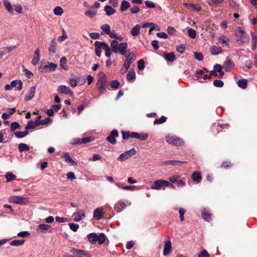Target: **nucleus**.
<instances>
[{
    "instance_id": "49",
    "label": "nucleus",
    "mask_w": 257,
    "mask_h": 257,
    "mask_svg": "<svg viewBox=\"0 0 257 257\" xmlns=\"http://www.w3.org/2000/svg\"><path fill=\"white\" fill-rule=\"evenodd\" d=\"M166 121V117L164 116H162L161 118L157 119L154 120V124H159L165 122Z\"/></svg>"
},
{
    "instance_id": "48",
    "label": "nucleus",
    "mask_w": 257,
    "mask_h": 257,
    "mask_svg": "<svg viewBox=\"0 0 257 257\" xmlns=\"http://www.w3.org/2000/svg\"><path fill=\"white\" fill-rule=\"evenodd\" d=\"M188 35L191 38L195 39L196 38V31L195 30H194V29H193L192 28L188 29Z\"/></svg>"
},
{
    "instance_id": "7",
    "label": "nucleus",
    "mask_w": 257,
    "mask_h": 257,
    "mask_svg": "<svg viewBox=\"0 0 257 257\" xmlns=\"http://www.w3.org/2000/svg\"><path fill=\"white\" fill-rule=\"evenodd\" d=\"M210 74L214 76H218L219 78H222L224 75V72L222 70L221 65L215 64L214 66L213 70L210 71Z\"/></svg>"
},
{
    "instance_id": "55",
    "label": "nucleus",
    "mask_w": 257,
    "mask_h": 257,
    "mask_svg": "<svg viewBox=\"0 0 257 257\" xmlns=\"http://www.w3.org/2000/svg\"><path fill=\"white\" fill-rule=\"evenodd\" d=\"M96 12L92 11H87L85 12V15L90 18H93L96 15Z\"/></svg>"
},
{
    "instance_id": "30",
    "label": "nucleus",
    "mask_w": 257,
    "mask_h": 257,
    "mask_svg": "<svg viewBox=\"0 0 257 257\" xmlns=\"http://www.w3.org/2000/svg\"><path fill=\"white\" fill-rule=\"evenodd\" d=\"M104 10L105 11L106 14L107 16L113 15L116 11L114 8H112L111 6H106L104 7Z\"/></svg>"
},
{
    "instance_id": "39",
    "label": "nucleus",
    "mask_w": 257,
    "mask_h": 257,
    "mask_svg": "<svg viewBox=\"0 0 257 257\" xmlns=\"http://www.w3.org/2000/svg\"><path fill=\"white\" fill-rule=\"evenodd\" d=\"M4 5L7 10L11 13L13 12V9L10 2L8 0H4Z\"/></svg>"
},
{
    "instance_id": "8",
    "label": "nucleus",
    "mask_w": 257,
    "mask_h": 257,
    "mask_svg": "<svg viewBox=\"0 0 257 257\" xmlns=\"http://www.w3.org/2000/svg\"><path fill=\"white\" fill-rule=\"evenodd\" d=\"M136 154V150L134 148H133L128 151L125 152L124 153L121 154L119 156L117 160L120 162H123L130 158L131 156L135 155Z\"/></svg>"
},
{
    "instance_id": "59",
    "label": "nucleus",
    "mask_w": 257,
    "mask_h": 257,
    "mask_svg": "<svg viewBox=\"0 0 257 257\" xmlns=\"http://www.w3.org/2000/svg\"><path fill=\"white\" fill-rule=\"evenodd\" d=\"M194 57L198 61H201L203 59V56L201 53L195 52Z\"/></svg>"
},
{
    "instance_id": "43",
    "label": "nucleus",
    "mask_w": 257,
    "mask_h": 257,
    "mask_svg": "<svg viewBox=\"0 0 257 257\" xmlns=\"http://www.w3.org/2000/svg\"><path fill=\"white\" fill-rule=\"evenodd\" d=\"M67 59L65 57H62L60 60V66L61 67L64 69V70H67V67L65 65V64L66 63Z\"/></svg>"
},
{
    "instance_id": "6",
    "label": "nucleus",
    "mask_w": 257,
    "mask_h": 257,
    "mask_svg": "<svg viewBox=\"0 0 257 257\" xmlns=\"http://www.w3.org/2000/svg\"><path fill=\"white\" fill-rule=\"evenodd\" d=\"M57 67V65L52 62L48 63L47 64H42L39 68V70L41 72H48L54 71Z\"/></svg>"
},
{
    "instance_id": "58",
    "label": "nucleus",
    "mask_w": 257,
    "mask_h": 257,
    "mask_svg": "<svg viewBox=\"0 0 257 257\" xmlns=\"http://www.w3.org/2000/svg\"><path fill=\"white\" fill-rule=\"evenodd\" d=\"M145 62L142 59L140 60L138 62V69L140 70H142L145 68Z\"/></svg>"
},
{
    "instance_id": "37",
    "label": "nucleus",
    "mask_w": 257,
    "mask_h": 257,
    "mask_svg": "<svg viewBox=\"0 0 257 257\" xmlns=\"http://www.w3.org/2000/svg\"><path fill=\"white\" fill-rule=\"evenodd\" d=\"M18 148L20 152L28 151L30 150L29 146L23 143L20 144L19 145Z\"/></svg>"
},
{
    "instance_id": "25",
    "label": "nucleus",
    "mask_w": 257,
    "mask_h": 257,
    "mask_svg": "<svg viewBox=\"0 0 257 257\" xmlns=\"http://www.w3.org/2000/svg\"><path fill=\"white\" fill-rule=\"evenodd\" d=\"M140 29L141 27L139 25H136L135 27H134L131 31V34L133 36H137L140 33Z\"/></svg>"
},
{
    "instance_id": "53",
    "label": "nucleus",
    "mask_w": 257,
    "mask_h": 257,
    "mask_svg": "<svg viewBox=\"0 0 257 257\" xmlns=\"http://www.w3.org/2000/svg\"><path fill=\"white\" fill-rule=\"evenodd\" d=\"M198 257H210V255L206 249H203L198 254Z\"/></svg>"
},
{
    "instance_id": "52",
    "label": "nucleus",
    "mask_w": 257,
    "mask_h": 257,
    "mask_svg": "<svg viewBox=\"0 0 257 257\" xmlns=\"http://www.w3.org/2000/svg\"><path fill=\"white\" fill-rule=\"evenodd\" d=\"M119 85V82L116 80L111 81L110 84V87L113 89L117 88L118 87Z\"/></svg>"
},
{
    "instance_id": "10",
    "label": "nucleus",
    "mask_w": 257,
    "mask_h": 257,
    "mask_svg": "<svg viewBox=\"0 0 257 257\" xmlns=\"http://www.w3.org/2000/svg\"><path fill=\"white\" fill-rule=\"evenodd\" d=\"M71 252L74 255L79 257H91V255L89 252L77 248H72Z\"/></svg>"
},
{
    "instance_id": "40",
    "label": "nucleus",
    "mask_w": 257,
    "mask_h": 257,
    "mask_svg": "<svg viewBox=\"0 0 257 257\" xmlns=\"http://www.w3.org/2000/svg\"><path fill=\"white\" fill-rule=\"evenodd\" d=\"M80 80V77H78L76 79L71 78L69 80V84L72 87H76L78 85V83L79 82V80Z\"/></svg>"
},
{
    "instance_id": "26",
    "label": "nucleus",
    "mask_w": 257,
    "mask_h": 257,
    "mask_svg": "<svg viewBox=\"0 0 257 257\" xmlns=\"http://www.w3.org/2000/svg\"><path fill=\"white\" fill-rule=\"evenodd\" d=\"M164 58L168 61L172 62L175 59V56L173 52L164 53Z\"/></svg>"
},
{
    "instance_id": "38",
    "label": "nucleus",
    "mask_w": 257,
    "mask_h": 257,
    "mask_svg": "<svg viewBox=\"0 0 257 257\" xmlns=\"http://www.w3.org/2000/svg\"><path fill=\"white\" fill-rule=\"evenodd\" d=\"M182 163L183 162L177 160H169L165 161L163 164L165 165H177Z\"/></svg>"
},
{
    "instance_id": "61",
    "label": "nucleus",
    "mask_w": 257,
    "mask_h": 257,
    "mask_svg": "<svg viewBox=\"0 0 257 257\" xmlns=\"http://www.w3.org/2000/svg\"><path fill=\"white\" fill-rule=\"evenodd\" d=\"M23 68L24 71L25 72L26 76L29 78H31L33 75V73L31 71L27 70L24 66H23Z\"/></svg>"
},
{
    "instance_id": "62",
    "label": "nucleus",
    "mask_w": 257,
    "mask_h": 257,
    "mask_svg": "<svg viewBox=\"0 0 257 257\" xmlns=\"http://www.w3.org/2000/svg\"><path fill=\"white\" fill-rule=\"evenodd\" d=\"M30 235V233L28 231H21L18 233V236L21 237H26Z\"/></svg>"
},
{
    "instance_id": "15",
    "label": "nucleus",
    "mask_w": 257,
    "mask_h": 257,
    "mask_svg": "<svg viewBox=\"0 0 257 257\" xmlns=\"http://www.w3.org/2000/svg\"><path fill=\"white\" fill-rule=\"evenodd\" d=\"M36 86H32L30 88L25 98L26 101H28L33 98L36 92Z\"/></svg>"
},
{
    "instance_id": "3",
    "label": "nucleus",
    "mask_w": 257,
    "mask_h": 257,
    "mask_svg": "<svg viewBox=\"0 0 257 257\" xmlns=\"http://www.w3.org/2000/svg\"><path fill=\"white\" fill-rule=\"evenodd\" d=\"M9 200L11 203L19 204H27L29 202L28 198L19 196H11Z\"/></svg>"
},
{
    "instance_id": "35",
    "label": "nucleus",
    "mask_w": 257,
    "mask_h": 257,
    "mask_svg": "<svg viewBox=\"0 0 257 257\" xmlns=\"http://www.w3.org/2000/svg\"><path fill=\"white\" fill-rule=\"evenodd\" d=\"M106 238V236L104 233H100L99 235H97V241L98 242L99 244H101L104 242Z\"/></svg>"
},
{
    "instance_id": "46",
    "label": "nucleus",
    "mask_w": 257,
    "mask_h": 257,
    "mask_svg": "<svg viewBox=\"0 0 257 257\" xmlns=\"http://www.w3.org/2000/svg\"><path fill=\"white\" fill-rule=\"evenodd\" d=\"M49 52L51 53H54L56 52L55 42L52 40L50 44Z\"/></svg>"
},
{
    "instance_id": "23",
    "label": "nucleus",
    "mask_w": 257,
    "mask_h": 257,
    "mask_svg": "<svg viewBox=\"0 0 257 257\" xmlns=\"http://www.w3.org/2000/svg\"><path fill=\"white\" fill-rule=\"evenodd\" d=\"M40 54L39 49H37L34 53V57L32 61V63L33 65H36L38 64L40 61Z\"/></svg>"
},
{
    "instance_id": "63",
    "label": "nucleus",
    "mask_w": 257,
    "mask_h": 257,
    "mask_svg": "<svg viewBox=\"0 0 257 257\" xmlns=\"http://www.w3.org/2000/svg\"><path fill=\"white\" fill-rule=\"evenodd\" d=\"M19 124L16 122L12 123L11 131L12 132H14L16 129H17L19 127Z\"/></svg>"
},
{
    "instance_id": "51",
    "label": "nucleus",
    "mask_w": 257,
    "mask_h": 257,
    "mask_svg": "<svg viewBox=\"0 0 257 257\" xmlns=\"http://www.w3.org/2000/svg\"><path fill=\"white\" fill-rule=\"evenodd\" d=\"M213 85L215 87H221L223 86L224 83L222 80H215L213 82Z\"/></svg>"
},
{
    "instance_id": "57",
    "label": "nucleus",
    "mask_w": 257,
    "mask_h": 257,
    "mask_svg": "<svg viewBox=\"0 0 257 257\" xmlns=\"http://www.w3.org/2000/svg\"><path fill=\"white\" fill-rule=\"evenodd\" d=\"M185 46L184 45H180L176 47V50L180 53H183L185 50Z\"/></svg>"
},
{
    "instance_id": "5",
    "label": "nucleus",
    "mask_w": 257,
    "mask_h": 257,
    "mask_svg": "<svg viewBox=\"0 0 257 257\" xmlns=\"http://www.w3.org/2000/svg\"><path fill=\"white\" fill-rule=\"evenodd\" d=\"M106 78L105 75L99 77L96 83V87L100 93H104L106 89Z\"/></svg>"
},
{
    "instance_id": "16",
    "label": "nucleus",
    "mask_w": 257,
    "mask_h": 257,
    "mask_svg": "<svg viewBox=\"0 0 257 257\" xmlns=\"http://www.w3.org/2000/svg\"><path fill=\"white\" fill-rule=\"evenodd\" d=\"M93 217L96 220H100L103 217V209L102 208H96L93 214Z\"/></svg>"
},
{
    "instance_id": "34",
    "label": "nucleus",
    "mask_w": 257,
    "mask_h": 257,
    "mask_svg": "<svg viewBox=\"0 0 257 257\" xmlns=\"http://www.w3.org/2000/svg\"><path fill=\"white\" fill-rule=\"evenodd\" d=\"M240 33L241 34V41L242 42V44H247L248 43L249 41V38L248 37H246V34L243 31H240Z\"/></svg>"
},
{
    "instance_id": "11",
    "label": "nucleus",
    "mask_w": 257,
    "mask_h": 257,
    "mask_svg": "<svg viewBox=\"0 0 257 257\" xmlns=\"http://www.w3.org/2000/svg\"><path fill=\"white\" fill-rule=\"evenodd\" d=\"M118 136V133L116 130H113L110 134L106 138V140L111 144L116 143L115 138Z\"/></svg>"
},
{
    "instance_id": "13",
    "label": "nucleus",
    "mask_w": 257,
    "mask_h": 257,
    "mask_svg": "<svg viewBox=\"0 0 257 257\" xmlns=\"http://www.w3.org/2000/svg\"><path fill=\"white\" fill-rule=\"evenodd\" d=\"M74 216V220L76 222H79L85 217L84 211L83 210H79L76 213L73 214Z\"/></svg>"
},
{
    "instance_id": "32",
    "label": "nucleus",
    "mask_w": 257,
    "mask_h": 257,
    "mask_svg": "<svg viewBox=\"0 0 257 257\" xmlns=\"http://www.w3.org/2000/svg\"><path fill=\"white\" fill-rule=\"evenodd\" d=\"M6 178L7 181L9 182L11 181L15 180L16 179V176L12 172H8L6 174Z\"/></svg>"
},
{
    "instance_id": "42",
    "label": "nucleus",
    "mask_w": 257,
    "mask_h": 257,
    "mask_svg": "<svg viewBox=\"0 0 257 257\" xmlns=\"http://www.w3.org/2000/svg\"><path fill=\"white\" fill-rule=\"evenodd\" d=\"M131 203L128 201H126V204H125L124 202L122 201H118L116 204V206H117V207L118 208V206H120L121 208L119 209V210H117L118 211H120V210L124 208L125 206H126L127 205H130Z\"/></svg>"
},
{
    "instance_id": "41",
    "label": "nucleus",
    "mask_w": 257,
    "mask_h": 257,
    "mask_svg": "<svg viewBox=\"0 0 257 257\" xmlns=\"http://www.w3.org/2000/svg\"><path fill=\"white\" fill-rule=\"evenodd\" d=\"M54 14L56 15V16H61L63 12H64V11L63 10V9L60 7H56L54 9Z\"/></svg>"
},
{
    "instance_id": "2",
    "label": "nucleus",
    "mask_w": 257,
    "mask_h": 257,
    "mask_svg": "<svg viewBox=\"0 0 257 257\" xmlns=\"http://www.w3.org/2000/svg\"><path fill=\"white\" fill-rule=\"evenodd\" d=\"M166 141L168 144L176 146H182L184 144L183 141L181 140L179 138L173 136H166Z\"/></svg>"
},
{
    "instance_id": "29",
    "label": "nucleus",
    "mask_w": 257,
    "mask_h": 257,
    "mask_svg": "<svg viewBox=\"0 0 257 257\" xmlns=\"http://www.w3.org/2000/svg\"><path fill=\"white\" fill-rule=\"evenodd\" d=\"M97 234L96 233H90L88 235V240L92 244H95L97 242Z\"/></svg>"
},
{
    "instance_id": "22",
    "label": "nucleus",
    "mask_w": 257,
    "mask_h": 257,
    "mask_svg": "<svg viewBox=\"0 0 257 257\" xmlns=\"http://www.w3.org/2000/svg\"><path fill=\"white\" fill-rule=\"evenodd\" d=\"M40 124V121L38 119L36 120L35 122L32 120H30L28 121V124L25 127V129L26 130H28L29 129L33 128L36 126H37Z\"/></svg>"
},
{
    "instance_id": "27",
    "label": "nucleus",
    "mask_w": 257,
    "mask_h": 257,
    "mask_svg": "<svg viewBox=\"0 0 257 257\" xmlns=\"http://www.w3.org/2000/svg\"><path fill=\"white\" fill-rule=\"evenodd\" d=\"M62 157L65 159L66 162L69 163L73 165H76V163L71 158L69 153H67L63 155Z\"/></svg>"
},
{
    "instance_id": "18",
    "label": "nucleus",
    "mask_w": 257,
    "mask_h": 257,
    "mask_svg": "<svg viewBox=\"0 0 257 257\" xmlns=\"http://www.w3.org/2000/svg\"><path fill=\"white\" fill-rule=\"evenodd\" d=\"M192 180L197 183H200L202 180V176L201 173L198 171H195L193 173L191 176Z\"/></svg>"
},
{
    "instance_id": "45",
    "label": "nucleus",
    "mask_w": 257,
    "mask_h": 257,
    "mask_svg": "<svg viewBox=\"0 0 257 257\" xmlns=\"http://www.w3.org/2000/svg\"><path fill=\"white\" fill-rule=\"evenodd\" d=\"M101 30L106 34H108L110 31V27L108 24H104L101 26Z\"/></svg>"
},
{
    "instance_id": "4",
    "label": "nucleus",
    "mask_w": 257,
    "mask_h": 257,
    "mask_svg": "<svg viewBox=\"0 0 257 257\" xmlns=\"http://www.w3.org/2000/svg\"><path fill=\"white\" fill-rule=\"evenodd\" d=\"M168 181L164 180H157L154 182L151 188L153 190L165 189L166 185H168Z\"/></svg>"
},
{
    "instance_id": "44",
    "label": "nucleus",
    "mask_w": 257,
    "mask_h": 257,
    "mask_svg": "<svg viewBox=\"0 0 257 257\" xmlns=\"http://www.w3.org/2000/svg\"><path fill=\"white\" fill-rule=\"evenodd\" d=\"M38 227L42 231H47L51 228V226L46 224H40Z\"/></svg>"
},
{
    "instance_id": "64",
    "label": "nucleus",
    "mask_w": 257,
    "mask_h": 257,
    "mask_svg": "<svg viewBox=\"0 0 257 257\" xmlns=\"http://www.w3.org/2000/svg\"><path fill=\"white\" fill-rule=\"evenodd\" d=\"M139 11H140V9L137 6H135L134 7H133V8L130 9V11H131V13L133 14H135L138 13L139 12Z\"/></svg>"
},
{
    "instance_id": "24",
    "label": "nucleus",
    "mask_w": 257,
    "mask_h": 257,
    "mask_svg": "<svg viewBox=\"0 0 257 257\" xmlns=\"http://www.w3.org/2000/svg\"><path fill=\"white\" fill-rule=\"evenodd\" d=\"M234 63L229 59L226 60V72L230 71L234 67Z\"/></svg>"
},
{
    "instance_id": "36",
    "label": "nucleus",
    "mask_w": 257,
    "mask_h": 257,
    "mask_svg": "<svg viewBox=\"0 0 257 257\" xmlns=\"http://www.w3.org/2000/svg\"><path fill=\"white\" fill-rule=\"evenodd\" d=\"M28 134V132L26 130L23 132L18 131L14 133V135L16 136V137L18 138H23V137L26 136Z\"/></svg>"
},
{
    "instance_id": "12",
    "label": "nucleus",
    "mask_w": 257,
    "mask_h": 257,
    "mask_svg": "<svg viewBox=\"0 0 257 257\" xmlns=\"http://www.w3.org/2000/svg\"><path fill=\"white\" fill-rule=\"evenodd\" d=\"M57 91L59 93L65 94H69L71 96L73 94V92L71 90L69 87L66 85H62L59 86L57 88Z\"/></svg>"
},
{
    "instance_id": "50",
    "label": "nucleus",
    "mask_w": 257,
    "mask_h": 257,
    "mask_svg": "<svg viewBox=\"0 0 257 257\" xmlns=\"http://www.w3.org/2000/svg\"><path fill=\"white\" fill-rule=\"evenodd\" d=\"M148 135L146 133H142L139 134L138 133V137H136V139H138L140 140H145L147 139Z\"/></svg>"
},
{
    "instance_id": "33",
    "label": "nucleus",
    "mask_w": 257,
    "mask_h": 257,
    "mask_svg": "<svg viewBox=\"0 0 257 257\" xmlns=\"http://www.w3.org/2000/svg\"><path fill=\"white\" fill-rule=\"evenodd\" d=\"M247 84V81L246 79H245L239 80L237 83L238 86L242 89L246 88Z\"/></svg>"
},
{
    "instance_id": "54",
    "label": "nucleus",
    "mask_w": 257,
    "mask_h": 257,
    "mask_svg": "<svg viewBox=\"0 0 257 257\" xmlns=\"http://www.w3.org/2000/svg\"><path fill=\"white\" fill-rule=\"evenodd\" d=\"M69 226L70 227V228L73 231H77L78 228H79V225L77 224H75V223H70L69 224Z\"/></svg>"
},
{
    "instance_id": "21",
    "label": "nucleus",
    "mask_w": 257,
    "mask_h": 257,
    "mask_svg": "<svg viewBox=\"0 0 257 257\" xmlns=\"http://www.w3.org/2000/svg\"><path fill=\"white\" fill-rule=\"evenodd\" d=\"M15 47V46H8L3 47L2 49L0 50V53L1 54L0 59L2 58L5 54L12 51Z\"/></svg>"
},
{
    "instance_id": "14",
    "label": "nucleus",
    "mask_w": 257,
    "mask_h": 257,
    "mask_svg": "<svg viewBox=\"0 0 257 257\" xmlns=\"http://www.w3.org/2000/svg\"><path fill=\"white\" fill-rule=\"evenodd\" d=\"M172 250V245L170 240L168 239L165 241L164 247L163 249V255H167Z\"/></svg>"
},
{
    "instance_id": "47",
    "label": "nucleus",
    "mask_w": 257,
    "mask_h": 257,
    "mask_svg": "<svg viewBox=\"0 0 257 257\" xmlns=\"http://www.w3.org/2000/svg\"><path fill=\"white\" fill-rule=\"evenodd\" d=\"M221 51V48L216 46H213L211 49V52L213 55H217L220 53Z\"/></svg>"
},
{
    "instance_id": "60",
    "label": "nucleus",
    "mask_w": 257,
    "mask_h": 257,
    "mask_svg": "<svg viewBox=\"0 0 257 257\" xmlns=\"http://www.w3.org/2000/svg\"><path fill=\"white\" fill-rule=\"evenodd\" d=\"M186 212V210L183 208H180L179 210V213L180 214V218L181 221H183L184 220V215Z\"/></svg>"
},
{
    "instance_id": "28",
    "label": "nucleus",
    "mask_w": 257,
    "mask_h": 257,
    "mask_svg": "<svg viewBox=\"0 0 257 257\" xmlns=\"http://www.w3.org/2000/svg\"><path fill=\"white\" fill-rule=\"evenodd\" d=\"M136 78V74L133 70H130L126 76V79L128 82H132Z\"/></svg>"
},
{
    "instance_id": "56",
    "label": "nucleus",
    "mask_w": 257,
    "mask_h": 257,
    "mask_svg": "<svg viewBox=\"0 0 257 257\" xmlns=\"http://www.w3.org/2000/svg\"><path fill=\"white\" fill-rule=\"evenodd\" d=\"M63 34L58 37V40L60 42H62L67 38V35L64 30H62Z\"/></svg>"
},
{
    "instance_id": "31",
    "label": "nucleus",
    "mask_w": 257,
    "mask_h": 257,
    "mask_svg": "<svg viewBox=\"0 0 257 257\" xmlns=\"http://www.w3.org/2000/svg\"><path fill=\"white\" fill-rule=\"evenodd\" d=\"M24 239H17L12 241L10 242V244L14 246H18L22 245L25 242Z\"/></svg>"
},
{
    "instance_id": "19",
    "label": "nucleus",
    "mask_w": 257,
    "mask_h": 257,
    "mask_svg": "<svg viewBox=\"0 0 257 257\" xmlns=\"http://www.w3.org/2000/svg\"><path fill=\"white\" fill-rule=\"evenodd\" d=\"M202 216L203 218L207 221H209L211 219V214L208 210L205 208L202 210Z\"/></svg>"
},
{
    "instance_id": "20",
    "label": "nucleus",
    "mask_w": 257,
    "mask_h": 257,
    "mask_svg": "<svg viewBox=\"0 0 257 257\" xmlns=\"http://www.w3.org/2000/svg\"><path fill=\"white\" fill-rule=\"evenodd\" d=\"M131 6L130 3L125 0H123L120 4V11L121 12H125Z\"/></svg>"
},
{
    "instance_id": "17",
    "label": "nucleus",
    "mask_w": 257,
    "mask_h": 257,
    "mask_svg": "<svg viewBox=\"0 0 257 257\" xmlns=\"http://www.w3.org/2000/svg\"><path fill=\"white\" fill-rule=\"evenodd\" d=\"M184 5L188 9L193 11H200L201 7L197 4L185 3Z\"/></svg>"
},
{
    "instance_id": "1",
    "label": "nucleus",
    "mask_w": 257,
    "mask_h": 257,
    "mask_svg": "<svg viewBox=\"0 0 257 257\" xmlns=\"http://www.w3.org/2000/svg\"><path fill=\"white\" fill-rule=\"evenodd\" d=\"M110 48L113 53H119L121 55L125 56L126 58L125 61H127L130 64L136 59V55L133 52L126 55L127 50V44L126 43H121L118 44L116 40H113L110 44Z\"/></svg>"
},
{
    "instance_id": "9",
    "label": "nucleus",
    "mask_w": 257,
    "mask_h": 257,
    "mask_svg": "<svg viewBox=\"0 0 257 257\" xmlns=\"http://www.w3.org/2000/svg\"><path fill=\"white\" fill-rule=\"evenodd\" d=\"M17 86V89L18 90H21L23 87V83L21 80H13L11 82L10 84H7L5 89L6 90H10L13 87Z\"/></svg>"
}]
</instances>
